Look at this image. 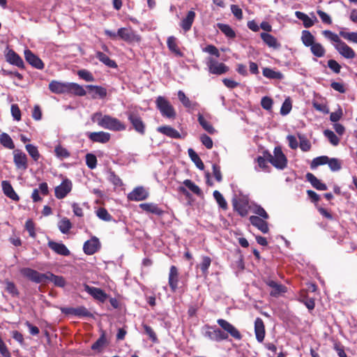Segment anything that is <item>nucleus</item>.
I'll use <instances>...</instances> for the list:
<instances>
[{"instance_id": "f257e3e1", "label": "nucleus", "mask_w": 357, "mask_h": 357, "mask_svg": "<svg viewBox=\"0 0 357 357\" xmlns=\"http://www.w3.org/2000/svg\"><path fill=\"white\" fill-rule=\"evenodd\" d=\"M217 324L220 328L208 324L204 325L202 328V335L208 340L216 342L228 340L229 336L238 341L243 338L239 330L228 321L218 319Z\"/></svg>"}, {"instance_id": "f03ea898", "label": "nucleus", "mask_w": 357, "mask_h": 357, "mask_svg": "<svg viewBox=\"0 0 357 357\" xmlns=\"http://www.w3.org/2000/svg\"><path fill=\"white\" fill-rule=\"evenodd\" d=\"M92 121L105 129L112 131H123L126 129V125L116 118L109 115H102L100 112L95 113Z\"/></svg>"}, {"instance_id": "7ed1b4c3", "label": "nucleus", "mask_w": 357, "mask_h": 357, "mask_svg": "<svg viewBox=\"0 0 357 357\" xmlns=\"http://www.w3.org/2000/svg\"><path fill=\"white\" fill-rule=\"evenodd\" d=\"M273 155L268 151H264V155L268 161L275 168L284 169L287 166V158L283 153L280 146H276L273 151Z\"/></svg>"}, {"instance_id": "20e7f679", "label": "nucleus", "mask_w": 357, "mask_h": 357, "mask_svg": "<svg viewBox=\"0 0 357 357\" xmlns=\"http://www.w3.org/2000/svg\"><path fill=\"white\" fill-rule=\"evenodd\" d=\"M156 107L162 116L168 119H175L176 112L174 107L165 97L158 96L155 100Z\"/></svg>"}, {"instance_id": "39448f33", "label": "nucleus", "mask_w": 357, "mask_h": 357, "mask_svg": "<svg viewBox=\"0 0 357 357\" xmlns=\"http://www.w3.org/2000/svg\"><path fill=\"white\" fill-rule=\"evenodd\" d=\"M126 115L132 128L139 135H144L146 132V124L141 116L135 112H128Z\"/></svg>"}, {"instance_id": "423d86ee", "label": "nucleus", "mask_w": 357, "mask_h": 357, "mask_svg": "<svg viewBox=\"0 0 357 357\" xmlns=\"http://www.w3.org/2000/svg\"><path fill=\"white\" fill-rule=\"evenodd\" d=\"M234 210L241 217H245L248 213L249 201L246 196H239L232 199Z\"/></svg>"}, {"instance_id": "0eeeda50", "label": "nucleus", "mask_w": 357, "mask_h": 357, "mask_svg": "<svg viewBox=\"0 0 357 357\" xmlns=\"http://www.w3.org/2000/svg\"><path fill=\"white\" fill-rule=\"evenodd\" d=\"M206 66H208V72L216 75H223L229 70V67L224 63H220L213 57L207 59Z\"/></svg>"}, {"instance_id": "6e6552de", "label": "nucleus", "mask_w": 357, "mask_h": 357, "mask_svg": "<svg viewBox=\"0 0 357 357\" xmlns=\"http://www.w3.org/2000/svg\"><path fill=\"white\" fill-rule=\"evenodd\" d=\"M20 273L24 277L37 284L47 282L46 273H39L31 268H23L20 270Z\"/></svg>"}, {"instance_id": "1a4fd4ad", "label": "nucleus", "mask_w": 357, "mask_h": 357, "mask_svg": "<svg viewBox=\"0 0 357 357\" xmlns=\"http://www.w3.org/2000/svg\"><path fill=\"white\" fill-rule=\"evenodd\" d=\"M117 35L119 38L128 43H138L141 40L140 36L131 29L120 28L118 29Z\"/></svg>"}, {"instance_id": "9d476101", "label": "nucleus", "mask_w": 357, "mask_h": 357, "mask_svg": "<svg viewBox=\"0 0 357 357\" xmlns=\"http://www.w3.org/2000/svg\"><path fill=\"white\" fill-rule=\"evenodd\" d=\"M72 188V181L68 178H65L59 185L54 188V195L59 199H63L70 192Z\"/></svg>"}, {"instance_id": "9b49d317", "label": "nucleus", "mask_w": 357, "mask_h": 357, "mask_svg": "<svg viewBox=\"0 0 357 357\" xmlns=\"http://www.w3.org/2000/svg\"><path fill=\"white\" fill-rule=\"evenodd\" d=\"M13 162L17 169L25 171L28 168V158L20 149L13 151Z\"/></svg>"}, {"instance_id": "f8f14e48", "label": "nucleus", "mask_w": 357, "mask_h": 357, "mask_svg": "<svg viewBox=\"0 0 357 357\" xmlns=\"http://www.w3.org/2000/svg\"><path fill=\"white\" fill-rule=\"evenodd\" d=\"M264 282L267 286L272 289V290L270 292V295L271 296L278 297L281 294L286 293L287 291V287L282 284H279L273 280H271L269 278H265L264 279Z\"/></svg>"}, {"instance_id": "ddd939ff", "label": "nucleus", "mask_w": 357, "mask_h": 357, "mask_svg": "<svg viewBox=\"0 0 357 357\" xmlns=\"http://www.w3.org/2000/svg\"><path fill=\"white\" fill-rule=\"evenodd\" d=\"M100 246L99 239L93 236L84 243L83 251L86 255H92L100 250Z\"/></svg>"}, {"instance_id": "4468645a", "label": "nucleus", "mask_w": 357, "mask_h": 357, "mask_svg": "<svg viewBox=\"0 0 357 357\" xmlns=\"http://www.w3.org/2000/svg\"><path fill=\"white\" fill-rule=\"evenodd\" d=\"M24 54L26 61L32 67L38 70H42L44 68L45 65L43 61L37 55L34 54L30 50H25Z\"/></svg>"}, {"instance_id": "2eb2a0df", "label": "nucleus", "mask_w": 357, "mask_h": 357, "mask_svg": "<svg viewBox=\"0 0 357 357\" xmlns=\"http://www.w3.org/2000/svg\"><path fill=\"white\" fill-rule=\"evenodd\" d=\"M335 48L345 59H351L356 56L355 51L342 40L335 44Z\"/></svg>"}, {"instance_id": "dca6fc26", "label": "nucleus", "mask_w": 357, "mask_h": 357, "mask_svg": "<svg viewBox=\"0 0 357 357\" xmlns=\"http://www.w3.org/2000/svg\"><path fill=\"white\" fill-rule=\"evenodd\" d=\"M179 273L176 266H172L169 268L168 284L172 292H175L178 288Z\"/></svg>"}, {"instance_id": "f3484780", "label": "nucleus", "mask_w": 357, "mask_h": 357, "mask_svg": "<svg viewBox=\"0 0 357 357\" xmlns=\"http://www.w3.org/2000/svg\"><path fill=\"white\" fill-rule=\"evenodd\" d=\"M6 61L10 64L16 66L19 68L24 69V63L22 59L14 50H8L6 54Z\"/></svg>"}, {"instance_id": "a211bd4d", "label": "nucleus", "mask_w": 357, "mask_h": 357, "mask_svg": "<svg viewBox=\"0 0 357 357\" xmlns=\"http://www.w3.org/2000/svg\"><path fill=\"white\" fill-rule=\"evenodd\" d=\"M149 197V192L142 186L135 188L128 195V199L130 201L139 202L146 199Z\"/></svg>"}, {"instance_id": "6ab92c4d", "label": "nucleus", "mask_w": 357, "mask_h": 357, "mask_svg": "<svg viewBox=\"0 0 357 357\" xmlns=\"http://www.w3.org/2000/svg\"><path fill=\"white\" fill-rule=\"evenodd\" d=\"M139 208L147 213H152L158 216L164 214L165 211L159 207L158 204L153 202L142 203L139 205Z\"/></svg>"}, {"instance_id": "aec40b11", "label": "nucleus", "mask_w": 357, "mask_h": 357, "mask_svg": "<svg viewBox=\"0 0 357 357\" xmlns=\"http://www.w3.org/2000/svg\"><path fill=\"white\" fill-rule=\"evenodd\" d=\"M47 245L52 250H53L57 255L65 257L69 256L70 255V250L62 243H57L53 241H49Z\"/></svg>"}, {"instance_id": "412c9836", "label": "nucleus", "mask_w": 357, "mask_h": 357, "mask_svg": "<svg viewBox=\"0 0 357 357\" xmlns=\"http://www.w3.org/2000/svg\"><path fill=\"white\" fill-rule=\"evenodd\" d=\"M250 223L264 234H267L269 231L268 222L263 218L256 215H251L249 218Z\"/></svg>"}, {"instance_id": "4be33fe9", "label": "nucleus", "mask_w": 357, "mask_h": 357, "mask_svg": "<svg viewBox=\"0 0 357 357\" xmlns=\"http://www.w3.org/2000/svg\"><path fill=\"white\" fill-rule=\"evenodd\" d=\"M85 291L92 296L95 299L100 301L105 302L107 298V295L105 293L103 290L100 288L90 287L87 284L84 286Z\"/></svg>"}, {"instance_id": "5701e85b", "label": "nucleus", "mask_w": 357, "mask_h": 357, "mask_svg": "<svg viewBox=\"0 0 357 357\" xmlns=\"http://www.w3.org/2000/svg\"><path fill=\"white\" fill-rule=\"evenodd\" d=\"M89 138L93 142L105 144L110 140L111 135L103 131L93 132L89 135Z\"/></svg>"}, {"instance_id": "b1692460", "label": "nucleus", "mask_w": 357, "mask_h": 357, "mask_svg": "<svg viewBox=\"0 0 357 357\" xmlns=\"http://www.w3.org/2000/svg\"><path fill=\"white\" fill-rule=\"evenodd\" d=\"M68 82H61L56 80H52L49 84V89L54 93L61 94L67 93Z\"/></svg>"}, {"instance_id": "393cba45", "label": "nucleus", "mask_w": 357, "mask_h": 357, "mask_svg": "<svg viewBox=\"0 0 357 357\" xmlns=\"http://www.w3.org/2000/svg\"><path fill=\"white\" fill-rule=\"evenodd\" d=\"M255 333L258 342H262L265 337V326L263 320L257 317L255 321Z\"/></svg>"}, {"instance_id": "a878e982", "label": "nucleus", "mask_w": 357, "mask_h": 357, "mask_svg": "<svg viewBox=\"0 0 357 357\" xmlns=\"http://www.w3.org/2000/svg\"><path fill=\"white\" fill-rule=\"evenodd\" d=\"M312 15V17H310L307 14L302 13L301 11H296L295 15L296 17L303 21V26L305 28H310L316 22H318L317 17L314 15L313 13H311Z\"/></svg>"}, {"instance_id": "bb28decb", "label": "nucleus", "mask_w": 357, "mask_h": 357, "mask_svg": "<svg viewBox=\"0 0 357 357\" xmlns=\"http://www.w3.org/2000/svg\"><path fill=\"white\" fill-rule=\"evenodd\" d=\"M2 190L6 196L14 201H19L20 197L14 190L13 186L8 181H3L1 182Z\"/></svg>"}, {"instance_id": "cd10ccee", "label": "nucleus", "mask_w": 357, "mask_h": 357, "mask_svg": "<svg viewBox=\"0 0 357 357\" xmlns=\"http://www.w3.org/2000/svg\"><path fill=\"white\" fill-rule=\"evenodd\" d=\"M157 131L172 139H180L181 135L178 130L169 126H160Z\"/></svg>"}, {"instance_id": "c85d7f7f", "label": "nucleus", "mask_w": 357, "mask_h": 357, "mask_svg": "<svg viewBox=\"0 0 357 357\" xmlns=\"http://www.w3.org/2000/svg\"><path fill=\"white\" fill-rule=\"evenodd\" d=\"M86 88L89 89L90 93H92L91 98L96 99L97 98H104L107 96V90L105 88L100 86L87 85Z\"/></svg>"}, {"instance_id": "c756f323", "label": "nucleus", "mask_w": 357, "mask_h": 357, "mask_svg": "<svg viewBox=\"0 0 357 357\" xmlns=\"http://www.w3.org/2000/svg\"><path fill=\"white\" fill-rule=\"evenodd\" d=\"M67 93H71L77 96H84L86 92L82 86L77 83L68 82Z\"/></svg>"}, {"instance_id": "7c9ffc66", "label": "nucleus", "mask_w": 357, "mask_h": 357, "mask_svg": "<svg viewBox=\"0 0 357 357\" xmlns=\"http://www.w3.org/2000/svg\"><path fill=\"white\" fill-rule=\"evenodd\" d=\"M195 16V13L193 10H190L188 12L186 17L182 20L180 26L185 31L190 30Z\"/></svg>"}, {"instance_id": "2f4dec72", "label": "nucleus", "mask_w": 357, "mask_h": 357, "mask_svg": "<svg viewBox=\"0 0 357 357\" xmlns=\"http://www.w3.org/2000/svg\"><path fill=\"white\" fill-rule=\"evenodd\" d=\"M96 58L105 64L106 66L111 68H116L118 67L117 63L114 60L111 59L107 55H106L104 52L100 51H97L96 52Z\"/></svg>"}, {"instance_id": "473e14b6", "label": "nucleus", "mask_w": 357, "mask_h": 357, "mask_svg": "<svg viewBox=\"0 0 357 357\" xmlns=\"http://www.w3.org/2000/svg\"><path fill=\"white\" fill-rule=\"evenodd\" d=\"M178 98L183 105L189 109H195L198 107V103L196 102L191 101L184 93L183 91H178Z\"/></svg>"}, {"instance_id": "72a5a7b5", "label": "nucleus", "mask_w": 357, "mask_h": 357, "mask_svg": "<svg viewBox=\"0 0 357 357\" xmlns=\"http://www.w3.org/2000/svg\"><path fill=\"white\" fill-rule=\"evenodd\" d=\"M212 259L208 256H202L201 262L197 265L202 271V275L204 278H206L208 275V268L211 266Z\"/></svg>"}, {"instance_id": "f704fd0d", "label": "nucleus", "mask_w": 357, "mask_h": 357, "mask_svg": "<svg viewBox=\"0 0 357 357\" xmlns=\"http://www.w3.org/2000/svg\"><path fill=\"white\" fill-rule=\"evenodd\" d=\"M260 37L269 47L278 49L280 47V44L278 42L277 38L268 33H261Z\"/></svg>"}, {"instance_id": "c9c22d12", "label": "nucleus", "mask_w": 357, "mask_h": 357, "mask_svg": "<svg viewBox=\"0 0 357 357\" xmlns=\"http://www.w3.org/2000/svg\"><path fill=\"white\" fill-rule=\"evenodd\" d=\"M307 180L311 183V185L318 190H326L327 185L325 183L321 182L313 174L307 173L305 176Z\"/></svg>"}, {"instance_id": "e433bc0d", "label": "nucleus", "mask_w": 357, "mask_h": 357, "mask_svg": "<svg viewBox=\"0 0 357 357\" xmlns=\"http://www.w3.org/2000/svg\"><path fill=\"white\" fill-rule=\"evenodd\" d=\"M167 45L169 50L178 56H183V54L180 50L177 45V39L172 36L168 37L167 40Z\"/></svg>"}, {"instance_id": "4c0bfd02", "label": "nucleus", "mask_w": 357, "mask_h": 357, "mask_svg": "<svg viewBox=\"0 0 357 357\" xmlns=\"http://www.w3.org/2000/svg\"><path fill=\"white\" fill-rule=\"evenodd\" d=\"M47 282L50 281L54 283V284L59 287H65L66 282L65 278L61 275H56L51 272L46 273Z\"/></svg>"}, {"instance_id": "58836bf2", "label": "nucleus", "mask_w": 357, "mask_h": 357, "mask_svg": "<svg viewBox=\"0 0 357 357\" xmlns=\"http://www.w3.org/2000/svg\"><path fill=\"white\" fill-rule=\"evenodd\" d=\"M301 40L305 47H310L315 43V37L308 30H303Z\"/></svg>"}, {"instance_id": "ea45409f", "label": "nucleus", "mask_w": 357, "mask_h": 357, "mask_svg": "<svg viewBox=\"0 0 357 357\" xmlns=\"http://www.w3.org/2000/svg\"><path fill=\"white\" fill-rule=\"evenodd\" d=\"M217 27L225 34L227 38L233 39L236 37V32L229 24L218 23Z\"/></svg>"}, {"instance_id": "a19ab883", "label": "nucleus", "mask_w": 357, "mask_h": 357, "mask_svg": "<svg viewBox=\"0 0 357 357\" xmlns=\"http://www.w3.org/2000/svg\"><path fill=\"white\" fill-rule=\"evenodd\" d=\"M197 120L199 123L202 126V127L209 134L212 135L216 132L215 129L213 128L212 124L210 122L207 121L202 114H198Z\"/></svg>"}, {"instance_id": "79ce46f5", "label": "nucleus", "mask_w": 357, "mask_h": 357, "mask_svg": "<svg viewBox=\"0 0 357 357\" xmlns=\"http://www.w3.org/2000/svg\"><path fill=\"white\" fill-rule=\"evenodd\" d=\"M310 51L312 54L316 57H323L326 54V50L324 47L319 43H314L310 47Z\"/></svg>"}, {"instance_id": "37998d69", "label": "nucleus", "mask_w": 357, "mask_h": 357, "mask_svg": "<svg viewBox=\"0 0 357 357\" xmlns=\"http://www.w3.org/2000/svg\"><path fill=\"white\" fill-rule=\"evenodd\" d=\"M0 144L5 148L8 149H15V144L12 139V138L10 137V135L6 132H2L0 135Z\"/></svg>"}, {"instance_id": "c03bdc74", "label": "nucleus", "mask_w": 357, "mask_h": 357, "mask_svg": "<svg viewBox=\"0 0 357 357\" xmlns=\"http://www.w3.org/2000/svg\"><path fill=\"white\" fill-rule=\"evenodd\" d=\"M188 153L189 157L190 158L192 161L195 164L196 167L198 169L203 170L204 169V165L201 158H199V156L197 155V153L191 148L188 150Z\"/></svg>"}, {"instance_id": "a18cd8bd", "label": "nucleus", "mask_w": 357, "mask_h": 357, "mask_svg": "<svg viewBox=\"0 0 357 357\" xmlns=\"http://www.w3.org/2000/svg\"><path fill=\"white\" fill-rule=\"evenodd\" d=\"M263 75L267 78L273 79H282L284 75L280 71H275L269 68H264L263 69Z\"/></svg>"}, {"instance_id": "49530a36", "label": "nucleus", "mask_w": 357, "mask_h": 357, "mask_svg": "<svg viewBox=\"0 0 357 357\" xmlns=\"http://www.w3.org/2000/svg\"><path fill=\"white\" fill-rule=\"evenodd\" d=\"M107 344V339L104 331L102 332L100 337L91 345V349L100 351Z\"/></svg>"}, {"instance_id": "de8ad7c7", "label": "nucleus", "mask_w": 357, "mask_h": 357, "mask_svg": "<svg viewBox=\"0 0 357 357\" xmlns=\"http://www.w3.org/2000/svg\"><path fill=\"white\" fill-rule=\"evenodd\" d=\"M25 149L32 159L35 162H38L40 158V154L38 150L37 146L31 144H28L25 146Z\"/></svg>"}, {"instance_id": "09e8293b", "label": "nucleus", "mask_w": 357, "mask_h": 357, "mask_svg": "<svg viewBox=\"0 0 357 357\" xmlns=\"http://www.w3.org/2000/svg\"><path fill=\"white\" fill-rule=\"evenodd\" d=\"M58 227L62 234H68L72 227V224L67 218H63L59 222Z\"/></svg>"}, {"instance_id": "8fccbe9b", "label": "nucleus", "mask_w": 357, "mask_h": 357, "mask_svg": "<svg viewBox=\"0 0 357 357\" xmlns=\"http://www.w3.org/2000/svg\"><path fill=\"white\" fill-rule=\"evenodd\" d=\"M183 184L185 187H187L190 191H192L194 194L197 195V196L202 195V192L199 187L195 183H193L190 179H185L183 181Z\"/></svg>"}, {"instance_id": "3c124183", "label": "nucleus", "mask_w": 357, "mask_h": 357, "mask_svg": "<svg viewBox=\"0 0 357 357\" xmlns=\"http://www.w3.org/2000/svg\"><path fill=\"white\" fill-rule=\"evenodd\" d=\"M213 195L219 206L223 210H227L228 205L222 195L218 190H215Z\"/></svg>"}, {"instance_id": "603ef678", "label": "nucleus", "mask_w": 357, "mask_h": 357, "mask_svg": "<svg viewBox=\"0 0 357 357\" xmlns=\"http://www.w3.org/2000/svg\"><path fill=\"white\" fill-rule=\"evenodd\" d=\"M324 135L333 146H337L339 144L340 139L332 130L328 129L325 130Z\"/></svg>"}, {"instance_id": "864d4df0", "label": "nucleus", "mask_w": 357, "mask_h": 357, "mask_svg": "<svg viewBox=\"0 0 357 357\" xmlns=\"http://www.w3.org/2000/svg\"><path fill=\"white\" fill-rule=\"evenodd\" d=\"M328 162V157L326 155H321L317 157L312 160L310 164L311 169H315L319 165H326Z\"/></svg>"}, {"instance_id": "5fc2aeb1", "label": "nucleus", "mask_w": 357, "mask_h": 357, "mask_svg": "<svg viewBox=\"0 0 357 357\" xmlns=\"http://www.w3.org/2000/svg\"><path fill=\"white\" fill-rule=\"evenodd\" d=\"M96 215L102 220L109 222L113 220L112 216L108 213L106 208H99L96 211Z\"/></svg>"}, {"instance_id": "6e6d98bb", "label": "nucleus", "mask_w": 357, "mask_h": 357, "mask_svg": "<svg viewBox=\"0 0 357 357\" xmlns=\"http://www.w3.org/2000/svg\"><path fill=\"white\" fill-rule=\"evenodd\" d=\"M321 34L331 42L338 44L342 40L337 34L332 32L330 30L322 31Z\"/></svg>"}, {"instance_id": "4d7b16f0", "label": "nucleus", "mask_w": 357, "mask_h": 357, "mask_svg": "<svg viewBox=\"0 0 357 357\" xmlns=\"http://www.w3.org/2000/svg\"><path fill=\"white\" fill-rule=\"evenodd\" d=\"M6 291L13 297L19 296V291L16 287L14 282L10 281H6Z\"/></svg>"}, {"instance_id": "13d9d810", "label": "nucleus", "mask_w": 357, "mask_h": 357, "mask_svg": "<svg viewBox=\"0 0 357 357\" xmlns=\"http://www.w3.org/2000/svg\"><path fill=\"white\" fill-rule=\"evenodd\" d=\"M330 169L333 172L339 171L342 168V162L337 158H328V162H327Z\"/></svg>"}, {"instance_id": "bf43d9fd", "label": "nucleus", "mask_w": 357, "mask_h": 357, "mask_svg": "<svg viewBox=\"0 0 357 357\" xmlns=\"http://www.w3.org/2000/svg\"><path fill=\"white\" fill-rule=\"evenodd\" d=\"M55 155L60 159L67 158L70 156L69 151L61 145H58L54 149Z\"/></svg>"}, {"instance_id": "052dcab7", "label": "nucleus", "mask_w": 357, "mask_h": 357, "mask_svg": "<svg viewBox=\"0 0 357 357\" xmlns=\"http://www.w3.org/2000/svg\"><path fill=\"white\" fill-rule=\"evenodd\" d=\"M142 326L144 330V333H146V335H147L149 336L150 340L153 343L158 342V337H157L155 333L154 332L153 329L151 326H149L146 324H143Z\"/></svg>"}, {"instance_id": "680f3d73", "label": "nucleus", "mask_w": 357, "mask_h": 357, "mask_svg": "<svg viewBox=\"0 0 357 357\" xmlns=\"http://www.w3.org/2000/svg\"><path fill=\"white\" fill-rule=\"evenodd\" d=\"M298 139L300 140L299 146L303 151H309L311 149V144L310 141L304 136L298 135Z\"/></svg>"}, {"instance_id": "e2e57ef3", "label": "nucleus", "mask_w": 357, "mask_h": 357, "mask_svg": "<svg viewBox=\"0 0 357 357\" xmlns=\"http://www.w3.org/2000/svg\"><path fill=\"white\" fill-rule=\"evenodd\" d=\"M86 164L89 169H95L97 165L96 156L93 153H87L86 155Z\"/></svg>"}, {"instance_id": "0e129e2a", "label": "nucleus", "mask_w": 357, "mask_h": 357, "mask_svg": "<svg viewBox=\"0 0 357 357\" xmlns=\"http://www.w3.org/2000/svg\"><path fill=\"white\" fill-rule=\"evenodd\" d=\"M299 301L303 303L309 310H314L315 307V303L314 298H308L306 296L301 295L299 298Z\"/></svg>"}, {"instance_id": "69168bd1", "label": "nucleus", "mask_w": 357, "mask_h": 357, "mask_svg": "<svg viewBox=\"0 0 357 357\" xmlns=\"http://www.w3.org/2000/svg\"><path fill=\"white\" fill-rule=\"evenodd\" d=\"M340 36L350 42L357 43V32H346L340 31Z\"/></svg>"}, {"instance_id": "338daca9", "label": "nucleus", "mask_w": 357, "mask_h": 357, "mask_svg": "<svg viewBox=\"0 0 357 357\" xmlns=\"http://www.w3.org/2000/svg\"><path fill=\"white\" fill-rule=\"evenodd\" d=\"M109 180L111 183H112L115 186H121L123 185L122 180L120 178L119 176H117L114 172L110 171L109 172Z\"/></svg>"}, {"instance_id": "774afa93", "label": "nucleus", "mask_w": 357, "mask_h": 357, "mask_svg": "<svg viewBox=\"0 0 357 357\" xmlns=\"http://www.w3.org/2000/svg\"><path fill=\"white\" fill-rule=\"evenodd\" d=\"M77 75L79 77L86 82H93L94 80V77L91 73L86 70H80L77 72Z\"/></svg>"}]
</instances>
